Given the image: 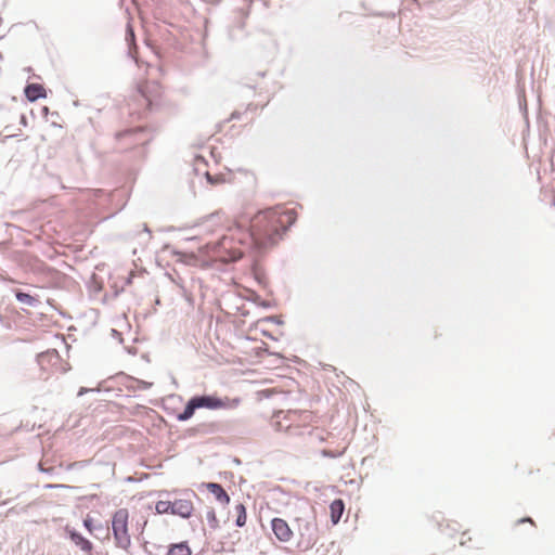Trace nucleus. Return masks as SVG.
<instances>
[{"label": "nucleus", "instance_id": "6", "mask_svg": "<svg viewBox=\"0 0 555 555\" xmlns=\"http://www.w3.org/2000/svg\"><path fill=\"white\" fill-rule=\"evenodd\" d=\"M65 530L70 541L74 542L76 546L80 547L81 551L86 553H90L92 551V543L82 537L78 531L69 527H66Z\"/></svg>", "mask_w": 555, "mask_h": 555}, {"label": "nucleus", "instance_id": "35", "mask_svg": "<svg viewBox=\"0 0 555 555\" xmlns=\"http://www.w3.org/2000/svg\"><path fill=\"white\" fill-rule=\"evenodd\" d=\"M2 247V245L0 244V248Z\"/></svg>", "mask_w": 555, "mask_h": 555}, {"label": "nucleus", "instance_id": "15", "mask_svg": "<svg viewBox=\"0 0 555 555\" xmlns=\"http://www.w3.org/2000/svg\"><path fill=\"white\" fill-rule=\"evenodd\" d=\"M155 509L158 514L171 513L172 502L171 501H158L155 505Z\"/></svg>", "mask_w": 555, "mask_h": 555}, {"label": "nucleus", "instance_id": "25", "mask_svg": "<svg viewBox=\"0 0 555 555\" xmlns=\"http://www.w3.org/2000/svg\"><path fill=\"white\" fill-rule=\"evenodd\" d=\"M80 465H81V462H74L67 466V469H73L75 466H80Z\"/></svg>", "mask_w": 555, "mask_h": 555}, {"label": "nucleus", "instance_id": "21", "mask_svg": "<svg viewBox=\"0 0 555 555\" xmlns=\"http://www.w3.org/2000/svg\"><path fill=\"white\" fill-rule=\"evenodd\" d=\"M39 468H40L41 472L48 473V474H53L54 469H55V467L46 468V467L42 466V464H39Z\"/></svg>", "mask_w": 555, "mask_h": 555}, {"label": "nucleus", "instance_id": "10", "mask_svg": "<svg viewBox=\"0 0 555 555\" xmlns=\"http://www.w3.org/2000/svg\"><path fill=\"white\" fill-rule=\"evenodd\" d=\"M197 404H196V401L194 399V397H192L185 404L184 406V410L179 413L177 415V420L179 422H186L189 421L195 413V411L197 410Z\"/></svg>", "mask_w": 555, "mask_h": 555}, {"label": "nucleus", "instance_id": "9", "mask_svg": "<svg viewBox=\"0 0 555 555\" xmlns=\"http://www.w3.org/2000/svg\"><path fill=\"white\" fill-rule=\"evenodd\" d=\"M330 509H331V520L333 524H337L343 514H344V511H345V504L343 502L341 499H337V500H334L331 505H330Z\"/></svg>", "mask_w": 555, "mask_h": 555}, {"label": "nucleus", "instance_id": "3", "mask_svg": "<svg viewBox=\"0 0 555 555\" xmlns=\"http://www.w3.org/2000/svg\"><path fill=\"white\" fill-rule=\"evenodd\" d=\"M271 528L275 537L282 542L289 541L293 535V531L288 524L282 518H273L271 521Z\"/></svg>", "mask_w": 555, "mask_h": 555}, {"label": "nucleus", "instance_id": "4", "mask_svg": "<svg viewBox=\"0 0 555 555\" xmlns=\"http://www.w3.org/2000/svg\"><path fill=\"white\" fill-rule=\"evenodd\" d=\"M198 409L217 410L225 406L222 399L211 395L194 396Z\"/></svg>", "mask_w": 555, "mask_h": 555}, {"label": "nucleus", "instance_id": "31", "mask_svg": "<svg viewBox=\"0 0 555 555\" xmlns=\"http://www.w3.org/2000/svg\"><path fill=\"white\" fill-rule=\"evenodd\" d=\"M188 495H193V496H196V493L194 491H188L186 492Z\"/></svg>", "mask_w": 555, "mask_h": 555}, {"label": "nucleus", "instance_id": "27", "mask_svg": "<svg viewBox=\"0 0 555 555\" xmlns=\"http://www.w3.org/2000/svg\"><path fill=\"white\" fill-rule=\"evenodd\" d=\"M140 91H141L142 95L146 99V101H147L149 105H151V104H152V101H151L149 98H146V95H145V90H144V89H141Z\"/></svg>", "mask_w": 555, "mask_h": 555}, {"label": "nucleus", "instance_id": "17", "mask_svg": "<svg viewBox=\"0 0 555 555\" xmlns=\"http://www.w3.org/2000/svg\"><path fill=\"white\" fill-rule=\"evenodd\" d=\"M205 177L211 185L219 184L224 181L222 176H211L208 171L205 172Z\"/></svg>", "mask_w": 555, "mask_h": 555}, {"label": "nucleus", "instance_id": "18", "mask_svg": "<svg viewBox=\"0 0 555 555\" xmlns=\"http://www.w3.org/2000/svg\"><path fill=\"white\" fill-rule=\"evenodd\" d=\"M344 453V451H338V452H335V451H332V450H326L324 449L322 451V455L325 456V457H331V459H336V457H339L341 456Z\"/></svg>", "mask_w": 555, "mask_h": 555}, {"label": "nucleus", "instance_id": "32", "mask_svg": "<svg viewBox=\"0 0 555 555\" xmlns=\"http://www.w3.org/2000/svg\"><path fill=\"white\" fill-rule=\"evenodd\" d=\"M50 354H52V356H54L56 358L59 357L57 351H55V350H53Z\"/></svg>", "mask_w": 555, "mask_h": 555}, {"label": "nucleus", "instance_id": "7", "mask_svg": "<svg viewBox=\"0 0 555 555\" xmlns=\"http://www.w3.org/2000/svg\"><path fill=\"white\" fill-rule=\"evenodd\" d=\"M202 486L212 493L218 502L221 504H229L230 496L221 485L216 482H206Z\"/></svg>", "mask_w": 555, "mask_h": 555}, {"label": "nucleus", "instance_id": "5", "mask_svg": "<svg viewBox=\"0 0 555 555\" xmlns=\"http://www.w3.org/2000/svg\"><path fill=\"white\" fill-rule=\"evenodd\" d=\"M193 512V504L190 499H179L172 502L171 514L182 518H189Z\"/></svg>", "mask_w": 555, "mask_h": 555}, {"label": "nucleus", "instance_id": "23", "mask_svg": "<svg viewBox=\"0 0 555 555\" xmlns=\"http://www.w3.org/2000/svg\"><path fill=\"white\" fill-rule=\"evenodd\" d=\"M65 485H47L46 488L48 489H54V488H66Z\"/></svg>", "mask_w": 555, "mask_h": 555}, {"label": "nucleus", "instance_id": "34", "mask_svg": "<svg viewBox=\"0 0 555 555\" xmlns=\"http://www.w3.org/2000/svg\"><path fill=\"white\" fill-rule=\"evenodd\" d=\"M128 133H129V131L124 132V133H119V137L126 135V134H128Z\"/></svg>", "mask_w": 555, "mask_h": 555}, {"label": "nucleus", "instance_id": "13", "mask_svg": "<svg viewBox=\"0 0 555 555\" xmlns=\"http://www.w3.org/2000/svg\"><path fill=\"white\" fill-rule=\"evenodd\" d=\"M15 297L20 302L25 304L27 306H35V304L37 302V299L35 297L22 291H17L15 293Z\"/></svg>", "mask_w": 555, "mask_h": 555}, {"label": "nucleus", "instance_id": "2", "mask_svg": "<svg viewBox=\"0 0 555 555\" xmlns=\"http://www.w3.org/2000/svg\"><path fill=\"white\" fill-rule=\"evenodd\" d=\"M128 518L129 513L126 508L117 509L112 518V531L115 545L122 550H127L131 544V538L128 532Z\"/></svg>", "mask_w": 555, "mask_h": 555}, {"label": "nucleus", "instance_id": "30", "mask_svg": "<svg viewBox=\"0 0 555 555\" xmlns=\"http://www.w3.org/2000/svg\"><path fill=\"white\" fill-rule=\"evenodd\" d=\"M48 112H49V108H48L47 106H44V107L42 108V113H43L44 115H47V114H48Z\"/></svg>", "mask_w": 555, "mask_h": 555}, {"label": "nucleus", "instance_id": "19", "mask_svg": "<svg viewBox=\"0 0 555 555\" xmlns=\"http://www.w3.org/2000/svg\"><path fill=\"white\" fill-rule=\"evenodd\" d=\"M126 40L131 43L134 41V33L130 25L127 27Z\"/></svg>", "mask_w": 555, "mask_h": 555}, {"label": "nucleus", "instance_id": "22", "mask_svg": "<svg viewBox=\"0 0 555 555\" xmlns=\"http://www.w3.org/2000/svg\"><path fill=\"white\" fill-rule=\"evenodd\" d=\"M268 320H269V321H271V322H274V323H276V324H282V323H283V322L280 320V318H279V317H276V315L269 317V318H268Z\"/></svg>", "mask_w": 555, "mask_h": 555}, {"label": "nucleus", "instance_id": "29", "mask_svg": "<svg viewBox=\"0 0 555 555\" xmlns=\"http://www.w3.org/2000/svg\"><path fill=\"white\" fill-rule=\"evenodd\" d=\"M275 429H276V430H281V424H280V422H276V423H275Z\"/></svg>", "mask_w": 555, "mask_h": 555}, {"label": "nucleus", "instance_id": "20", "mask_svg": "<svg viewBox=\"0 0 555 555\" xmlns=\"http://www.w3.org/2000/svg\"><path fill=\"white\" fill-rule=\"evenodd\" d=\"M83 526H85V528H86L88 531L92 532V530H93V524H92V519H91L90 517H87V518L83 520Z\"/></svg>", "mask_w": 555, "mask_h": 555}, {"label": "nucleus", "instance_id": "33", "mask_svg": "<svg viewBox=\"0 0 555 555\" xmlns=\"http://www.w3.org/2000/svg\"><path fill=\"white\" fill-rule=\"evenodd\" d=\"M144 231L147 232L149 234L151 233L150 229L147 228V225L144 227Z\"/></svg>", "mask_w": 555, "mask_h": 555}, {"label": "nucleus", "instance_id": "26", "mask_svg": "<svg viewBox=\"0 0 555 555\" xmlns=\"http://www.w3.org/2000/svg\"><path fill=\"white\" fill-rule=\"evenodd\" d=\"M527 521H528V522L533 524V521H532V519H531L530 517H525V518H522V519L518 520V524H520V522H527Z\"/></svg>", "mask_w": 555, "mask_h": 555}, {"label": "nucleus", "instance_id": "14", "mask_svg": "<svg viewBox=\"0 0 555 555\" xmlns=\"http://www.w3.org/2000/svg\"><path fill=\"white\" fill-rule=\"evenodd\" d=\"M235 508L237 512L235 525L237 527H243L246 524V518H247L246 517V508L243 504H237Z\"/></svg>", "mask_w": 555, "mask_h": 555}, {"label": "nucleus", "instance_id": "11", "mask_svg": "<svg viewBox=\"0 0 555 555\" xmlns=\"http://www.w3.org/2000/svg\"><path fill=\"white\" fill-rule=\"evenodd\" d=\"M125 387L130 391H142L152 387V383L140 380L132 377H127Z\"/></svg>", "mask_w": 555, "mask_h": 555}, {"label": "nucleus", "instance_id": "8", "mask_svg": "<svg viewBox=\"0 0 555 555\" xmlns=\"http://www.w3.org/2000/svg\"><path fill=\"white\" fill-rule=\"evenodd\" d=\"M24 93L29 102H35L47 96L46 89L40 83H28L24 89Z\"/></svg>", "mask_w": 555, "mask_h": 555}, {"label": "nucleus", "instance_id": "24", "mask_svg": "<svg viewBox=\"0 0 555 555\" xmlns=\"http://www.w3.org/2000/svg\"><path fill=\"white\" fill-rule=\"evenodd\" d=\"M92 389H88V388H85V387H81L78 391V396H82L85 395L86 392L88 391H91Z\"/></svg>", "mask_w": 555, "mask_h": 555}, {"label": "nucleus", "instance_id": "12", "mask_svg": "<svg viewBox=\"0 0 555 555\" xmlns=\"http://www.w3.org/2000/svg\"><path fill=\"white\" fill-rule=\"evenodd\" d=\"M191 548L188 542H179L171 544L168 548L167 555H191Z\"/></svg>", "mask_w": 555, "mask_h": 555}, {"label": "nucleus", "instance_id": "28", "mask_svg": "<svg viewBox=\"0 0 555 555\" xmlns=\"http://www.w3.org/2000/svg\"><path fill=\"white\" fill-rule=\"evenodd\" d=\"M241 258V254L240 255H235L231 258V261H236L237 259Z\"/></svg>", "mask_w": 555, "mask_h": 555}, {"label": "nucleus", "instance_id": "16", "mask_svg": "<svg viewBox=\"0 0 555 555\" xmlns=\"http://www.w3.org/2000/svg\"><path fill=\"white\" fill-rule=\"evenodd\" d=\"M206 519L208 521V525L210 528L216 529L218 528V519L216 517V513L212 508H209L206 513Z\"/></svg>", "mask_w": 555, "mask_h": 555}, {"label": "nucleus", "instance_id": "1", "mask_svg": "<svg viewBox=\"0 0 555 555\" xmlns=\"http://www.w3.org/2000/svg\"><path fill=\"white\" fill-rule=\"evenodd\" d=\"M295 220L293 210L279 207L258 212L250 221L249 234L254 245L259 249L275 245Z\"/></svg>", "mask_w": 555, "mask_h": 555}]
</instances>
